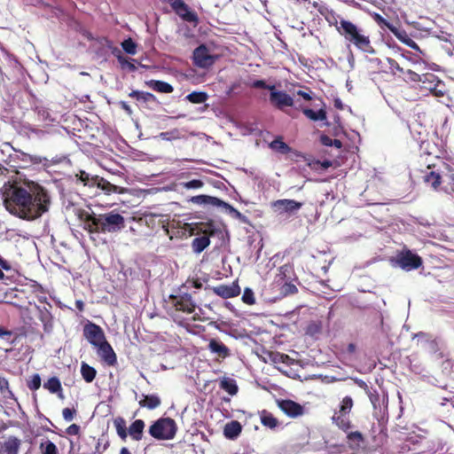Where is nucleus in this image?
<instances>
[{
	"mask_svg": "<svg viewBox=\"0 0 454 454\" xmlns=\"http://www.w3.org/2000/svg\"><path fill=\"white\" fill-rule=\"evenodd\" d=\"M51 196L48 191L35 182L14 183L4 192L6 210L25 220H34L49 210Z\"/></svg>",
	"mask_w": 454,
	"mask_h": 454,
	"instance_id": "nucleus-1",
	"label": "nucleus"
},
{
	"mask_svg": "<svg viewBox=\"0 0 454 454\" xmlns=\"http://www.w3.org/2000/svg\"><path fill=\"white\" fill-rule=\"evenodd\" d=\"M79 219L83 223V228L90 233H114L125 227L124 217L114 211L105 214H95L82 210Z\"/></svg>",
	"mask_w": 454,
	"mask_h": 454,
	"instance_id": "nucleus-2",
	"label": "nucleus"
},
{
	"mask_svg": "<svg viewBox=\"0 0 454 454\" xmlns=\"http://www.w3.org/2000/svg\"><path fill=\"white\" fill-rule=\"evenodd\" d=\"M338 33L349 45H353L365 53L374 54L376 52L368 32L352 21L340 19Z\"/></svg>",
	"mask_w": 454,
	"mask_h": 454,
	"instance_id": "nucleus-3",
	"label": "nucleus"
},
{
	"mask_svg": "<svg viewBox=\"0 0 454 454\" xmlns=\"http://www.w3.org/2000/svg\"><path fill=\"white\" fill-rule=\"evenodd\" d=\"M249 87L254 89L269 90L270 103L278 110H284L285 107H293L295 106V101L292 96L283 90H276L275 85H269L263 80H256L249 84Z\"/></svg>",
	"mask_w": 454,
	"mask_h": 454,
	"instance_id": "nucleus-4",
	"label": "nucleus"
},
{
	"mask_svg": "<svg viewBox=\"0 0 454 454\" xmlns=\"http://www.w3.org/2000/svg\"><path fill=\"white\" fill-rule=\"evenodd\" d=\"M177 424L172 418H160L148 429L149 434L156 440H172L177 432Z\"/></svg>",
	"mask_w": 454,
	"mask_h": 454,
	"instance_id": "nucleus-5",
	"label": "nucleus"
},
{
	"mask_svg": "<svg viewBox=\"0 0 454 454\" xmlns=\"http://www.w3.org/2000/svg\"><path fill=\"white\" fill-rule=\"evenodd\" d=\"M169 303L170 308L168 309V314L181 325H183V321H178V313L182 312L185 314H192L196 309V302L189 294H184L181 295L171 294L169 296Z\"/></svg>",
	"mask_w": 454,
	"mask_h": 454,
	"instance_id": "nucleus-6",
	"label": "nucleus"
},
{
	"mask_svg": "<svg viewBox=\"0 0 454 454\" xmlns=\"http://www.w3.org/2000/svg\"><path fill=\"white\" fill-rule=\"evenodd\" d=\"M353 406L354 401L352 397L347 395L341 400L339 409L334 411L332 417L333 423L343 432H348L352 427L349 413L351 412Z\"/></svg>",
	"mask_w": 454,
	"mask_h": 454,
	"instance_id": "nucleus-7",
	"label": "nucleus"
},
{
	"mask_svg": "<svg viewBox=\"0 0 454 454\" xmlns=\"http://www.w3.org/2000/svg\"><path fill=\"white\" fill-rule=\"evenodd\" d=\"M394 261L396 265L406 271L417 270L423 263L422 258L409 249L399 252Z\"/></svg>",
	"mask_w": 454,
	"mask_h": 454,
	"instance_id": "nucleus-8",
	"label": "nucleus"
},
{
	"mask_svg": "<svg viewBox=\"0 0 454 454\" xmlns=\"http://www.w3.org/2000/svg\"><path fill=\"white\" fill-rule=\"evenodd\" d=\"M218 58V55L210 54L208 48L205 44L199 45L192 54L193 64L200 68L212 67Z\"/></svg>",
	"mask_w": 454,
	"mask_h": 454,
	"instance_id": "nucleus-9",
	"label": "nucleus"
},
{
	"mask_svg": "<svg viewBox=\"0 0 454 454\" xmlns=\"http://www.w3.org/2000/svg\"><path fill=\"white\" fill-rule=\"evenodd\" d=\"M83 335L85 339L95 348L106 340L103 329L92 322H88L83 326Z\"/></svg>",
	"mask_w": 454,
	"mask_h": 454,
	"instance_id": "nucleus-10",
	"label": "nucleus"
},
{
	"mask_svg": "<svg viewBox=\"0 0 454 454\" xmlns=\"http://www.w3.org/2000/svg\"><path fill=\"white\" fill-rule=\"evenodd\" d=\"M277 404L290 418H297L304 413V407L290 399L277 400Z\"/></svg>",
	"mask_w": 454,
	"mask_h": 454,
	"instance_id": "nucleus-11",
	"label": "nucleus"
},
{
	"mask_svg": "<svg viewBox=\"0 0 454 454\" xmlns=\"http://www.w3.org/2000/svg\"><path fill=\"white\" fill-rule=\"evenodd\" d=\"M212 291L217 296L223 299L234 298L240 294L241 289L237 281L230 285H218L212 288Z\"/></svg>",
	"mask_w": 454,
	"mask_h": 454,
	"instance_id": "nucleus-12",
	"label": "nucleus"
},
{
	"mask_svg": "<svg viewBox=\"0 0 454 454\" xmlns=\"http://www.w3.org/2000/svg\"><path fill=\"white\" fill-rule=\"evenodd\" d=\"M302 207V203L294 200L282 199L272 202V207L275 211L281 215L284 213H294Z\"/></svg>",
	"mask_w": 454,
	"mask_h": 454,
	"instance_id": "nucleus-13",
	"label": "nucleus"
},
{
	"mask_svg": "<svg viewBox=\"0 0 454 454\" xmlns=\"http://www.w3.org/2000/svg\"><path fill=\"white\" fill-rule=\"evenodd\" d=\"M101 359L109 366H114L117 364V356L112 346L107 340L96 347Z\"/></svg>",
	"mask_w": 454,
	"mask_h": 454,
	"instance_id": "nucleus-14",
	"label": "nucleus"
},
{
	"mask_svg": "<svg viewBox=\"0 0 454 454\" xmlns=\"http://www.w3.org/2000/svg\"><path fill=\"white\" fill-rule=\"evenodd\" d=\"M321 107L317 111H314L311 108L305 107L301 104H299L295 108L301 111L308 119L313 121H326L327 112L325 104L321 101Z\"/></svg>",
	"mask_w": 454,
	"mask_h": 454,
	"instance_id": "nucleus-15",
	"label": "nucleus"
},
{
	"mask_svg": "<svg viewBox=\"0 0 454 454\" xmlns=\"http://www.w3.org/2000/svg\"><path fill=\"white\" fill-rule=\"evenodd\" d=\"M189 231L191 235H215L217 229L215 223L210 221L207 223H194L190 224Z\"/></svg>",
	"mask_w": 454,
	"mask_h": 454,
	"instance_id": "nucleus-16",
	"label": "nucleus"
},
{
	"mask_svg": "<svg viewBox=\"0 0 454 454\" xmlns=\"http://www.w3.org/2000/svg\"><path fill=\"white\" fill-rule=\"evenodd\" d=\"M94 187L101 190L106 195H111L113 193L123 194L127 192V188L114 184L99 176L96 178Z\"/></svg>",
	"mask_w": 454,
	"mask_h": 454,
	"instance_id": "nucleus-17",
	"label": "nucleus"
},
{
	"mask_svg": "<svg viewBox=\"0 0 454 454\" xmlns=\"http://www.w3.org/2000/svg\"><path fill=\"white\" fill-rule=\"evenodd\" d=\"M137 398L141 408L155 410L161 405V398L157 394H136V399Z\"/></svg>",
	"mask_w": 454,
	"mask_h": 454,
	"instance_id": "nucleus-18",
	"label": "nucleus"
},
{
	"mask_svg": "<svg viewBox=\"0 0 454 454\" xmlns=\"http://www.w3.org/2000/svg\"><path fill=\"white\" fill-rule=\"evenodd\" d=\"M207 349L222 359H225L231 356L230 348L218 339H210Z\"/></svg>",
	"mask_w": 454,
	"mask_h": 454,
	"instance_id": "nucleus-19",
	"label": "nucleus"
},
{
	"mask_svg": "<svg viewBox=\"0 0 454 454\" xmlns=\"http://www.w3.org/2000/svg\"><path fill=\"white\" fill-rule=\"evenodd\" d=\"M190 201L197 205H212L214 207H227L229 206L226 202L222 200L208 195H197L190 199Z\"/></svg>",
	"mask_w": 454,
	"mask_h": 454,
	"instance_id": "nucleus-20",
	"label": "nucleus"
},
{
	"mask_svg": "<svg viewBox=\"0 0 454 454\" xmlns=\"http://www.w3.org/2000/svg\"><path fill=\"white\" fill-rule=\"evenodd\" d=\"M145 423L143 419H136L128 428V435L134 441H141L144 435Z\"/></svg>",
	"mask_w": 454,
	"mask_h": 454,
	"instance_id": "nucleus-21",
	"label": "nucleus"
},
{
	"mask_svg": "<svg viewBox=\"0 0 454 454\" xmlns=\"http://www.w3.org/2000/svg\"><path fill=\"white\" fill-rule=\"evenodd\" d=\"M38 311V318L42 322L43 325V330L45 333L51 332L53 328V317L49 309L46 308H41L36 306Z\"/></svg>",
	"mask_w": 454,
	"mask_h": 454,
	"instance_id": "nucleus-22",
	"label": "nucleus"
},
{
	"mask_svg": "<svg viewBox=\"0 0 454 454\" xmlns=\"http://www.w3.org/2000/svg\"><path fill=\"white\" fill-rule=\"evenodd\" d=\"M259 417L261 423L263 427L270 428L271 430H275L279 427V420L273 416V414L267 410H262L259 411Z\"/></svg>",
	"mask_w": 454,
	"mask_h": 454,
	"instance_id": "nucleus-23",
	"label": "nucleus"
},
{
	"mask_svg": "<svg viewBox=\"0 0 454 454\" xmlns=\"http://www.w3.org/2000/svg\"><path fill=\"white\" fill-rule=\"evenodd\" d=\"M213 235L197 236L191 243L192 250L195 254L202 253L210 245V237Z\"/></svg>",
	"mask_w": 454,
	"mask_h": 454,
	"instance_id": "nucleus-24",
	"label": "nucleus"
},
{
	"mask_svg": "<svg viewBox=\"0 0 454 454\" xmlns=\"http://www.w3.org/2000/svg\"><path fill=\"white\" fill-rule=\"evenodd\" d=\"M241 431V424L237 420H231L224 426L223 434L227 439L233 440L240 434Z\"/></svg>",
	"mask_w": 454,
	"mask_h": 454,
	"instance_id": "nucleus-25",
	"label": "nucleus"
},
{
	"mask_svg": "<svg viewBox=\"0 0 454 454\" xmlns=\"http://www.w3.org/2000/svg\"><path fill=\"white\" fill-rule=\"evenodd\" d=\"M21 445V441L16 436H10L3 443L2 450L4 454H18Z\"/></svg>",
	"mask_w": 454,
	"mask_h": 454,
	"instance_id": "nucleus-26",
	"label": "nucleus"
},
{
	"mask_svg": "<svg viewBox=\"0 0 454 454\" xmlns=\"http://www.w3.org/2000/svg\"><path fill=\"white\" fill-rule=\"evenodd\" d=\"M364 442V437L359 431L350 432L347 435L348 445L353 450H358Z\"/></svg>",
	"mask_w": 454,
	"mask_h": 454,
	"instance_id": "nucleus-27",
	"label": "nucleus"
},
{
	"mask_svg": "<svg viewBox=\"0 0 454 454\" xmlns=\"http://www.w3.org/2000/svg\"><path fill=\"white\" fill-rule=\"evenodd\" d=\"M320 14L325 19L330 26H334L338 31V27H340V20L339 16L335 13L334 11L329 9L328 7H321Z\"/></svg>",
	"mask_w": 454,
	"mask_h": 454,
	"instance_id": "nucleus-28",
	"label": "nucleus"
},
{
	"mask_svg": "<svg viewBox=\"0 0 454 454\" xmlns=\"http://www.w3.org/2000/svg\"><path fill=\"white\" fill-rule=\"evenodd\" d=\"M147 85L155 91L161 93H171L174 89L171 84L157 80H151L147 82Z\"/></svg>",
	"mask_w": 454,
	"mask_h": 454,
	"instance_id": "nucleus-29",
	"label": "nucleus"
},
{
	"mask_svg": "<svg viewBox=\"0 0 454 454\" xmlns=\"http://www.w3.org/2000/svg\"><path fill=\"white\" fill-rule=\"evenodd\" d=\"M278 277L281 280L292 281L293 279L295 278V273H294V266L289 264V263H286V264H284V265L280 266L278 268Z\"/></svg>",
	"mask_w": 454,
	"mask_h": 454,
	"instance_id": "nucleus-30",
	"label": "nucleus"
},
{
	"mask_svg": "<svg viewBox=\"0 0 454 454\" xmlns=\"http://www.w3.org/2000/svg\"><path fill=\"white\" fill-rule=\"evenodd\" d=\"M80 371H81L82 379L87 383H91L97 376L96 369L85 362H82Z\"/></svg>",
	"mask_w": 454,
	"mask_h": 454,
	"instance_id": "nucleus-31",
	"label": "nucleus"
},
{
	"mask_svg": "<svg viewBox=\"0 0 454 454\" xmlns=\"http://www.w3.org/2000/svg\"><path fill=\"white\" fill-rule=\"evenodd\" d=\"M44 388L48 389L52 394H59V397L62 395V386L60 380L57 377L50 378L43 385Z\"/></svg>",
	"mask_w": 454,
	"mask_h": 454,
	"instance_id": "nucleus-32",
	"label": "nucleus"
},
{
	"mask_svg": "<svg viewBox=\"0 0 454 454\" xmlns=\"http://www.w3.org/2000/svg\"><path fill=\"white\" fill-rule=\"evenodd\" d=\"M443 178L447 181V185L450 190L454 192V167L450 164L444 163L443 168L442 169Z\"/></svg>",
	"mask_w": 454,
	"mask_h": 454,
	"instance_id": "nucleus-33",
	"label": "nucleus"
},
{
	"mask_svg": "<svg viewBox=\"0 0 454 454\" xmlns=\"http://www.w3.org/2000/svg\"><path fill=\"white\" fill-rule=\"evenodd\" d=\"M114 425L116 429L118 436L121 440H126L128 437V428L126 427V421L122 417H117L114 419Z\"/></svg>",
	"mask_w": 454,
	"mask_h": 454,
	"instance_id": "nucleus-34",
	"label": "nucleus"
},
{
	"mask_svg": "<svg viewBox=\"0 0 454 454\" xmlns=\"http://www.w3.org/2000/svg\"><path fill=\"white\" fill-rule=\"evenodd\" d=\"M270 147L277 152L283 154H287L292 151V148L282 140V137H278L275 138L270 144Z\"/></svg>",
	"mask_w": 454,
	"mask_h": 454,
	"instance_id": "nucleus-35",
	"label": "nucleus"
},
{
	"mask_svg": "<svg viewBox=\"0 0 454 454\" xmlns=\"http://www.w3.org/2000/svg\"><path fill=\"white\" fill-rule=\"evenodd\" d=\"M75 176L84 186L94 187L98 176H91L85 170H80Z\"/></svg>",
	"mask_w": 454,
	"mask_h": 454,
	"instance_id": "nucleus-36",
	"label": "nucleus"
},
{
	"mask_svg": "<svg viewBox=\"0 0 454 454\" xmlns=\"http://www.w3.org/2000/svg\"><path fill=\"white\" fill-rule=\"evenodd\" d=\"M220 387L231 395L238 393V386L233 379L224 378L220 382Z\"/></svg>",
	"mask_w": 454,
	"mask_h": 454,
	"instance_id": "nucleus-37",
	"label": "nucleus"
},
{
	"mask_svg": "<svg viewBox=\"0 0 454 454\" xmlns=\"http://www.w3.org/2000/svg\"><path fill=\"white\" fill-rule=\"evenodd\" d=\"M442 174L431 171L424 176V181L430 184L433 188L437 189L442 184Z\"/></svg>",
	"mask_w": 454,
	"mask_h": 454,
	"instance_id": "nucleus-38",
	"label": "nucleus"
},
{
	"mask_svg": "<svg viewBox=\"0 0 454 454\" xmlns=\"http://www.w3.org/2000/svg\"><path fill=\"white\" fill-rule=\"evenodd\" d=\"M41 454H59V450L54 442L50 440L43 441L39 445Z\"/></svg>",
	"mask_w": 454,
	"mask_h": 454,
	"instance_id": "nucleus-39",
	"label": "nucleus"
},
{
	"mask_svg": "<svg viewBox=\"0 0 454 454\" xmlns=\"http://www.w3.org/2000/svg\"><path fill=\"white\" fill-rule=\"evenodd\" d=\"M207 98V94L202 91H193L186 96L187 100L193 104L204 103Z\"/></svg>",
	"mask_w": 454,
	"mask_h": 454,
	"instance_id": "nucleus-40",
	"label": "nucleus"
},
{
	"mask_svg": "<svg viewBox=\"0 0 454 454\" xmlns=\"http://www.w3.org/2000/svg\"><path fill=\"white\" fill-rule=\"evenodd\" d=\"M273 363H280L287 365L293 364V359L286 354L275 352L270 355Z\"/></svg>",
	"mask_w": 454,
	"mask_h": 454,
	"instance_id": "nucleus-41",
	"label": "nucleus"
},
{
	"mask_svg": "<svg viewBox=\"0 0 454 454\" xmlns=\"http://www.w3.org/2000/svg\"><path fill=\"white\" fill-rule=\"evenodd\" d=\"M298 293L297 286L292 281H285L280 287V294L283 296H288Z\"/></svg>",
	"mask_w": 454,
	"mask_h": 454,
	"instance_id": "nucleus-42",
	"label": "nucleus"
},
{
	"mask_svg": "<svg viewBox=\"0 0 454 454\" xmlns=\"http://www.w3.org/2000/svg\"><path fill=\"white\" fill-rule=\"evenodd\" d=\"M121 47L128 54L134 55L137 52V43L131 38L125 39L121 43Z\"/></svg>",
	"mask_w": 454,
	"mask_h": 454,
	"instance_id": "nucleus-43",
	"label": "nucleus"
},
{
	"mask_svg": "<svg viewBox=\"0 0 454 454\" xmlns=\"http://www.w3.org/2000/svg\"><path fill=\"white\" fill-rule=\"evenodd\" d=\"M45 160V163H44V166L46 167H51L52 165H57V164H61V163H65V162H69V159L65 156V155H59V156H54L52 157L51 159H47L45 158L44 159Z\"/></svg>",
	"mask_w": 454,
	"mask_h": 454,
	"instance_id": "nucleus-44",
	"label": "nucleus"
},
{
	"mask_svg": "<svg viewBox=\"0 0 454 454\" xmlns=\"http://www.w3.org/2000/svg\"><path fill=\"white\" fill-rule=\"evenodd\" d=\"M242 301L247 305H253L255 303L254 294L252 289L245 288L242 295Z\"/></svg>",
	"mask_w": 454,
	"mask_h": 454,
	"instance_id": "nucleus-45",
	"label": "nucleus"
},
{
	"mask_svg": "<svg viewBox=\"0 0 454 454\" xmlns=\"http://www.w3.org/2000/svg\"><path fill=\"white\" fill-rule=\"evenodd\" d=\"M27 387L32 390L35 391L40 388L41 387V377L39 374L35 373L34 374L29 380H27Z\"/></svg>",
	"mask_w": 454,
	"mask_h": 454,
	"instance_id": "nucleus-46",
	"label": "nucleus"
},
{
	"mask_svg": "<svg viewBox=\"0 0 454 454\" xmlns=\"http://www.w3.org/2000/svg\"><path fill=\"white\" fill-rule=\"evenodd\" d=\"M387 61L389 65L390 73L393 74H396L397 73L404 74V69L400 67V65L393 59L387 58Z\"/></svg>",
	"mask_w": 454,
	"mask_h": 454,
	"instance_id": "nucleus-47",
	"label": "nucleus"
},
{
	"mask_svg": "<svg viewBox=\"0 0 454 454\" xmlns=\"http://www.w3.org/2000/svg\"><path fill=\"white\" fill-rule=\"evenodd\" d=\"M181 185L186 189H199L204 185V183L200 179H193L188 182L182 183Z\"/></svg>",
	"mask_w": 454,
	"mask_h": 454,
	"instance_id": "nucleus-48",
	"label": "nucleus"
},
{
	"mask_svg": "<svg viewBox=\"0 0 454 454\" xmlns=\"http://www.w3.org/2000/svg\"><path fill=\"white\" fill-rule=\"evenodd\" d=\"M373 408L377 409L380 407V395L377 392V390H372L370 389L369 392L366 393Z\"/></svg>",
	"mask_w": 454,
	"mask_h": 454,
	"instance_id": "nucleus-49",
	"label": "nucleus"
},
{
	"mask_svg": "<svg viewBox=\"0 0 454 454\" xmlns=\"http://www.w3.org/2000/svg\"><path fill=\"white\" fill-rule=\"evenodd\" d=\"M388 29L403 43L407 38H410L404 30H400L395 27H388Z\"/></svg>",
	"mask_w": 454,
	"mask_h": 454,
	"instance_id": "nucleus-50",
	"label": "nucleus"
},
{
	"mask_svg": "<svg viewBox=\"0 0 454 454\" xmlns=\"http://www.w3.org/2000/svg\"><path fill=\"white\" fill-rule=\"evenodd\" d=\"M160 137L163 140H171L176 139L180 137V133L178 130H171L167 132H161L160 134Z\"/></svg>",
	"mask_w": 454,
	"mask_h": 454,
	"instance_id": "nucleus-51",
	"label": "nucleus"
},
{
	"mask_svg": "<svg viewBox=\"0 0 454 454\" xmlns=\"http://www.w3.org/2000/svg\"><path fill=\"white\" fill-rule=\"evenodd\" d=\"M403 75H405L406 78L411 82H425L421 75L410 69L405 71Z\"/></svg>",
	"mask_w": 454,
	"mask_h": 454,
	"instance_id": "nucleus-52",
	"label": "nucleus"
},
{
	"mask_svg": "<svg viewBox=\"0 0 454 454\" xmlns=\"http://www.w3.org/2000/svg\"><path fill=\"white\" fill-rule=\"evenodd\" d=\"M313 92L310 90L309 88H306V90H299L294 92V95H297L301 97L306 101H311L313 99Z\"/></svg>",
	"mask_w": 454,
	"mask_h": 454,
	"instance_id": "nucleus-53",
	"label": "nucleus"
},
{
	"mask_svg": "<svg viewBox=\"0 0 454 454\" xmlns=\"http://www.w3.org/2000/svg\"><path fill=\"white\" fill-rule=\"evenodd\" d=\"M75 415H76V410L74 408L73 409L64 408L62 411V416L66 421L73 420Z\"/></svg>",
	"mask_w": 454,
	"mask_h": 454,
	"instance_id": "nucleus-54",
	"label": "nucleus"
},
{
	"mask_svg": "<svg viewBox=\"0 0 454 454\" xmlns=\"http://www.w3.org/2000/svg\"><path fill=\"white\" fill-rule=\"evenodd\" d=\"M0 392L3 394L8 392L10 395H12V393L9 388V382L7 379L2 376H0Z\"/></svg>",
	"mask_w": 454,
	"mask_h": 454,
	"instance_id": "nucleus-55",
	"label": "nucleus"
},
{
	"mask_svg": "<svg viewBox=\"0 0 454 454\" xmlns=\"http://www.w3.org/2000/svg\"><path fill=\"white\" fill-rule=\"evenodd\" d=\"M117 59L122 66L127 65L128 68L130 71H135L137 69L136 66L133 63L129 62L127 59L121 56V54L117 55Z\"/></svg>",
	"mask_w": 454,
	"mask_h": 454,
	"instance_id": "nucleus-56",
	"label": "nucleus"
},
{
	"mask_svg": "<svg viewBox=\"0 0 454 454\" xmlns=\"http://www.w3.org/2000/svg\"><path fill=\"white\" fill-rule=\"evenodd\" d=\"M80 426L77 424L70 425L67 429L66 433L69 435H78L80 434Z\"/></svg>",
	"mask_w": 454,
	"mask_h": 454,
	"instance_id": "nucleus-57",
	"label": "nucleus"
},
{
	"mask_svg": "<svg viewBox=\"0 0 454 454\" xmlns=\"http://www.w3.org/2000/svg\"><path fill=\"white\" fill-rule=\"evenodd\" d=\"M142 101L144 102H154L156 101V98L153 93L150 92H142Z\"/></svg>",
	"mask_w": 454,
	"mask_h": 454,
	"instance_id": "nucleus-58",
	"label": "nucleus"
},
{
	"mask_svg": "<svg viewBox=\"0 0 454 454\" xmlns=\"http://www.w3.org/2000/svg\"><path fill=\"white\" fill-rule=\"evenodd\" d=\"M404 44H406L408 47L422 53V51L420 50L419 46L411 38H407L406 41H404Z\"/></svg>",
	"mask_w": 454,
	"mask_h": 454,
	"instance_id": "nucleus-59",
	"label": "nucleus"
},
{
	"mask_svg": "<svg viewBox=\"0 0 454 454\" xmlns=\"http://www.w3.org/2000/svg\"><path fill=\"white\" fill-rule=\"evenodd\" d=\"M375 20L381 26H385L388 28V27H395L391 23H389L387 20L381 17L380 14H375Z\"/></svg>",
	"mask_w": 454,
	"mask_h": 454,
	"instance_id": "nucleus-60",
	"label": "nucleus"
},
{
	"mask_svg": "<svg viewBox=\"0 0 454 454\" xmlns=\"http://www.w3.org/2000/svg\"><path fill=\"white\" fill-rule=\"evenodd\" d=\"M320 142L325 146H332L333 139L327 135H322L320 137Z\"/></svg>",
	"mask_w": 454,
	"mask_h": 454,
	"instance_id": "nucleus-61",
	"label": "nucleus"
},
{
	"mask_svg": "<svg viewBox=\"0 0 454 454\" xmlns=\"http://www.w3.org/2000/svg\"><path fill=\"white\" fill-rule=\"evenodd\" d=\"M107 447H108V442H106L104 444V446H103V450H100V449H101V442H100V441H98L97 445H96V448H95L96 450H95V452L93 454H102V452L105 451L107 449Z\"/></svg>",
	"mask_w": 454,
	"mask_h": 454,
	"instance_id": "nucleus-62",
	"label": "nucleus"
},
{
	"mask_svg": "<svg viewBox=\"0 0 454 454\" xmlns=\"http://www.w3.org/2000/svg\"><path fill=\"white\" fill-rule=\"evenodd\" d=\"M35 112L37 113L39 118L42 117L43 120H45L49 116V113L43 109H39L38 107L35 108Z\"/></svg>",
	"mask_w": 454,
	"mask_h": 454,
	"instance_id": "nucleus-63",
	"label": "nucleus"
},
{
	"mask_svg": "<svg viewBox=\"0 0 454 454\" xmlns=\"http://www.w3.org/2000/svg\"><path fill=\"white\" fill-rule=\"evenodd\" d=\"M0 267L5 270H10L12 269L11 264L6 260L2 258L1 256H0Z\"/></svg>",
	"mask_w": 454,
	"mask_h": 454,
	"instance_id": "nucleus-64",
	"label": "nucleus"
}]
</instances>
